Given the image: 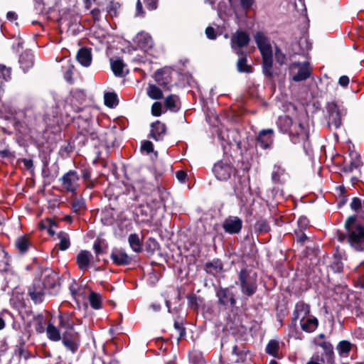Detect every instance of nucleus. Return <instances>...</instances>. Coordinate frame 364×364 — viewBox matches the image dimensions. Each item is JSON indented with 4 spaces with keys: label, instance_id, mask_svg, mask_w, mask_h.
Wrapping results in <instances>:
<instances>
[{
    "label": "nucleus",
    "instance_id": "obj_1",
    "mask_svg": "<svg viewBox=\"0 0 364 364\" xmlns=\"http://www.w3.org/2000/svg\"><path fill=\"white\" fill-rule=\"evenodd\" d=\"M277 124L282 133L289 134L293 144L302 143L303 149L306 153L310 150L309 130L301 122H294L289 116L284 115L279 117Z\"/></svg>",
    "mask_w": 364,
    "mask_h": 364
},
{
    "label": "nucleus",
    "instance_id": "obj_2",
    "mask_svg": "<svg viewBox=\"0 0 364 364\" xmlns=\"http://www.w3.org/2000/svg\"><path fill=\"white\" fill-rule=\"evenodd\" d=\"M345 228L346 233L337 232V240L349 244L356 251H364V226L357 223V217H348L345 222Z\"/></svg>",
    "mask_w": 364,
    "mask_h": 364
},
{
    "label": "nucleus",
    "instance_id": "obj_3",
    "mask_svg": "<svg viewBox=\"0 0 364 364\" xmlns=\"http://www.w3.org/2000/svg\"><path fill=\"white\" fill-rule=\"evenodd\" d=\"M255 43L262 57V72L268 77L272 76V48L269 39L262 33L255 35Z\"/></svg>",
    "mask_w": 364,
    "mask_h": 364
},
{
    "label": "nucleus",
    "instance_id": "obj_4",
    "mask_svg": "<svg viewBox=\"0 0 364 364\" xmlns=\"http://www.w3.org/2000/svg\"><path fill=\"white\" fill-rule=\"evenodd\" d=\"M239 285L242 293L247 296H252L257 289V274L246 269H241L239 274Z\"/></svg>",
    "mask_w": 364,
    "mask_h": 364
},
{
    "label": "nucleus",
    "instance_id": "obj_5",
    "mask_svg": "<svg viewBox=\"0 0 364 364\" xmlns=\"http://www.w3.org/2000/svg\"><path fill=\"white\" fill-rule=\"evenodd\" d=\"M328 112V125L332 129H338L341 127V118L346 115V110L341 108L336 102H328L326 105Z\"/></svg>",
    "mask_w": 364,
    "mask_h": 364
},
{
    "label": "nucleus",
    "instance_id": "obj_6",
    "mask_svg": "<svg viewBox=\"0 0 364 364\" xmlns=\"http://www.w3.org/2000/svg\"><path fill=\"white\" fill-rule=\"evenodd\" d=\"M289 75L295 82L306 80L311 75L309 63L308 62L292 63L289 65Z\"/></svg>",
    "mask_w": 364,
    "mask_h": 364
},
{
    "label": "nucleus",
    "instance_id": "obj_7",
    "mask_svg": "<svg viewBox=\"0 0 364 364\" xmlns=\"http://www.w3.org/2000/svg\"><path fill=\"white\" fill-rule=\"evenodd\" d=\"M62 188L68 192L75 193L79 187L80 176L75 171L70 170L60 178Z\"/></svg>",
    "mask_w": 364,
    "mask_h": 364
},
{
    "label": "nucleus",
    "instance_id": "obj_8",
    "mask_svg": "<svg viewBox=\"0 0 364 364\" xmlns=\"http://www.w3.org/2000/svg\"><path fill=\"white\" fill-rule=\"evenodd\" d=\"M249 35L242 31H237L231 37V48L240 56L242 51L240 48L248 45L250 42Z\"/></svg>",
    "mask_w": 364,
    "mask_h": 364
},
{
    "label": "nucleus",
    "instance_id": "obj_9",
    "mask_svg": "<svg viewBox=\"0 0 364 364\" xmlns=\"http://www.w3.org/2000/svg\"><path fill=\"white\" fill-rule=\"evenodd\" d=\"M213 171L218 180L227 181L235 172V169L229 163L221 161L214 165Z\"/></svg>",
    "mask_w": 364,
    "mask_h": 364
},
{
    "label": "nucleus",
    "instance_id": "obj_10",
    "mask_svg": "<svg viewBox=\"0 0 364 364\" xmlns=\"http://www.w3.org/2000/svg\"><path fill=\"white\" fill-rule=\"evenodd\" d=\"M242 226V220L237 216H229L223 223L225 232L232 235L239 233Z\"/></svg>",
    "mask_w": 364,
    "mask_h": 364
},
{
    "label": "nucleus",
    "instance_id": "obj_11",
    "mask_svg": "<svg viewBox=\"0 0 364 364\" xmlns=\"http://www.w3.org/2000/svg\"><path fill=\"white\" fill-rule=\"evenodd\" d=\"M273 141L274 130L272 129H262L257 136V144L264 149L270 148Z\"/></svg>",
    "mask_w": 364,
    "mask_h": 364
},
{
    "label": "nucleus",
    "instance_id": "obj_12",
    "mask_svg": "<svg viewBox=\"0 0 364 364\" xmlns=\"http://www.w3.org/2000/svg\"><path fill=\"white\" fill-rule=\"evenodd\" d=\"M63 345L72 353H75L78 348V335L75 331H64L62 336Z\"/></svg>",
    "mask_w": 364,
    "mask_h": 364
},
{
    "label": "nucleus",
    "instance_id": "obj_13",
    "mask_svg": "<svg viewBox=\"0 0 364 364\" xmlns=\"http://www.w3.org/2000/svg\"><path fill=\"white\" fill-rule=\"evenodd\" d=\"M216 296L220 304L225 306H233L236 303L234 294L228 288L218 289Z\"/></svg>",
    "mask_w": 364,
    "mask_h": 364
},
{
    "label": "nucleus",
    "instance_id": "obj_14",
    "mask_svg": "<svg viewBox=\"0 0 364 364\" xmlns=\"http://www.w3.org/2000/svg\"><path fill=\"white\" fill-rule=\"evenodd\" d=\"M28 294L35 304H39L43 301L44 289L41 280H37L33 283L28 290Z\"/></svg>",
    "mask_w": 364,
    "mask_h": 364
},
{
    "label": "nucleus",
    "instance_id": "obj_15",
    "mask_svg": "<svg viewBox=\"0 0 364 364\" xmlns=\"http://www.w3.org/2000/svg\"><path fill=\"white\" fill-rule=\"evenodd\" d=\"M113 262L117 265H127L131 262L132 258L122 249L114 248L110 255Z\"/></svg>",
    "mask_w": 364,
    "mask_h": 364
},
{
    "label": "nucleus",
    "instance_id": "obj_16",
    "mask_svg": "<svg viewBox=\"0 0 364 364\" xmlns=\"http://www.w3.org/2000/svg\"><path fill=\"white\" fill-rule=\"evenodd\" d=\"M349 156V164H346L342 168V171L346 173H349L353 172L355 169H358L362 165L359 154L355 151H351L350 152Z\"/></svg>",
    "mask_w": 364,
    "mask_h": 364
},
{
    "label": "nucleus",
    "instance_id": "obj_17",
    "mask_svg": "<svg viewBox=\"0 0 364 364\" xmlns=\"http://www.w3.org/2000/svg\"><path fill=\"white\" fill-rule=\"evenodd\" d=\"M136 46L143 50H147L152 47L153 41L151 36L145 32L139 33L134 38Z\"/></svg>",
    "mask_w": 364,
    "mask_h": 364
},
{
    "label": "nucleus",
    "instance_id": "obj_18",
    "mask_svg": "<svg viewBox=\"0 0 364 364\" xmlns=\"http://www.w3.org/2000/svg\"><path fill=\"white\" fill-rule=\"evenodd\" d=\"M151 136L156 141H160L164 139L166 134V125L160 121H156L151 125Z\"/></svg>",
    "mask_w": 364,
    "mask_h": 364
},
{
    "label": "nucleus",
    "instance_id": "obj_19",
    "mask_svg": "<svg viewBox=\"0 0 364 364\" xmlns=\"http://www.w3.org/2000/svg\"><path fill=\"white\" fill-rule=\"evenodd\" d=\"M92 258V255L90 252L81 250L76 257V262L79 268L82 271L87 270L89 268Z\"/></svg>",
    "mask_w": 364,
    "mask_h": 364
},
{
    "label": "nucleus",
    "instance_id": "obj_20",
    "mask_svg": "<svg viewBox=\"0 0 364 364\" xmlns=\"http://www.w3.org/2000/svg\"><path fill=\"white\" fill-rule=\"evenodd\" d=\"M318 319L314 316H306L300 319L301 329L307 333L314 332L318 327Z\"/></svg>",
    "mask_w": 364,
    "mask_h": 364
},
{
    "label": "nucleus",
    "instance_id": "obj_21",
    "mask_svg": "<svg viewBox=\"0 0 364 364\" xmlns=\"http://www.w3.org/2000/svg\"><path fill=\"white\" fill-rule=\"evenodd\" d=\"M310 313V307L308 304H304L302 301L298 302L296 306L293 314V321H296L297 319H301L302 318L308 316Z\"/></svg>",
    "mask_w": 364,
    "mask_h": 364
},
{
    "label": "nucleus",
    "instance_id": "obj_22",
    "mask_svg": "<svg viewBox=\"0 0 364 364\" xmlns=\"http://www.w3.org/2000/svg\"><path fill=\"white\" fill-rule=\"evenodd\" d=\"M78 63L84 67H89L92 63V53L90 49L80 48L76 55Z\"/></svg>",
    "mask_w": 364,
    "mask_h": 364
},
{
    "label": "nucleus",
    "instance_id": "obj_23",
    "mask_svg": "<svg viewBox=\"0 0 364 364\" xmlns=\"http://www.w3.org/2000/svg\"><path fill=\"white\" fill-rule=\"evenodd\" d=\"M19 63L24 72L33 65V55L31 51H26L19 58Z\"/></svg>",
    "mask_w": 364,
    "mask_h": 364
},
{
    "label": "nucleus",
    "instance_id": "obj_24",
    "mask_svg": "<svg viewBox=\"0 0 364 364\" xmlns=\"http://www.w3.org/2000/svg\"><path fill=\"white\" fill-rule=\"evenodd\" d=\"M41 282L44 289L47 288L55 289L58 285L57 274L54 272L49 270Z\"/></svg>",
    "mask_w": 364,
    "mask_h": 364
},
{
    "label": "nucleus",
    "instance_id": "obj_25",
    "mask_svg": "<svg viewBox=\"0 0 364 364\" xmlns=\"http://www.w3.org/2000/svg\"><path fill=\"white\" fill-rule=\"evenodd\" d=\"M353 346V344L350 341L343 340L338 343L336 346V350L341 356L348 357Z\"/></svg>",
    "mask_w": 364,
    "mask_h": 364
},
{
    "label": "nucleus",
    "instance_id": "obj_26",
    "mask_svg": "<svg viewBox=\"0 0 364 364\" xmlns=\"http://www.w3.org/2000/svg\"><path fill=\"white\" fill-rule=\"evenodd\" d=\"M48 338L53 341H58L62 338L59 329L51 323H48L46 328Z\"/></svg>",
    "mask_w": 364,
    "mask_h": 364
},
{
    "label": "nucleus",
    "instance_id": "obj_27",
    "mask_svg": "<svg viewBox=\"0 0 364 364\" xmlns=\"http://www.w3.org/2000/svg\"><path fill=\"white\" fill-rule=\"evenodd\" d=\"M165 105L168 109L174 112H177L180 108L178 98L174 95H171L166 98Z\"/></svg>",
    "mask_w": 364,
    "mask_h": 364
},
{
    "label": "nucleus",
    "instance_id": "obj_28",
    "mask_svg": "<svg viewBox=\"0 0 364 364\" xmlns=\"http://www.w3.org/2000/svg\"><path fill=\"white\" fill-rule=\"evenodd\" d=\"M110 65L112 72L116 76L122 77L124 75L125 65L120 59L110 60Z\"/></svg>",
    "mask_w": 364,
    "mask_h": 364
},
{
    "label": "nucleus",
    "instance_id": "obj_29",
    "mask_svg": "<svg viewBox=\"0 0 364 364\" xmlns=\"http://www.w3.org/2000/svg\"><path fill=\"white\" fill-rule=\"evenodd\" d=\"M128 242L133 251L135 252H140L141 251V243L138 235L135 233L129 235Z\"/></svg>",
    "mask_w": 364,
    "mask_h": 364
},
{
    "label": "nucleus",
    "instance_id": "obj_30",
    "mask_svg": "<svg viewBox=\"0 0 364 364\" xmlns=\"http://www.w3.org/2000/svg\"><path fill=\"white\" fill-rule=\"evenodd\" d=\"M222 269L223 265L219 260L213 261L205 264V270L209 274H216L220 272Z\"/></svg>",
    "mask_w": 364,
    "mask_h": 364
},
{
    "label": "nucleus",
    "instance_id": "obj_31",
    "mask_svg": "<svg viewBox=\"0 0 364 364\" xmlns=\"http://www.w3.org/2000/svg\"><path fill=\"white\" fill-rule=\"evenodd\" d=\"M241 56L239 58L237 63V69L240 73H252V68L247 63V58L245 56H243V54L240 55Z\"/></svg>",
    "mask_w": 364,
    "mask_h": 364
},
{
    "label": "nucleus",
    "instance_id": "obj_32",
    "mask_svg": "<svg viewBox=\"0 0 364 364\" xmlns=\"http://www.w3.org/2000/svg\"><path fill=\"white\" fill-rule=\"evenodd\" d=\"M29 246L30 242L26 237H20L16 240V247L21 253L26 252Z\"/></svg>",
    "mask_w": 364,
    "mask_h": 364
},
{
    "label": "nucleus",
    "instance_id": "obj_33",
    "mask_svg": "<svg viewBox=\"0 0 364 364\" xmlns=\"http://www.w3.org/2000/svg\"><path fill=\"white\" fill-rule=\"evenodd\" d=\"M285 170L279 166H274L272 173V181L275 183H282V176H284Z\"/></svg>",
    "mask_w": 364,
    "mask_h": 364
},
{
    "label": "nucleus",
    "instance_id": "obj_34",
    "mask_svg": "<svg viewBox=\"0 0 364 364\" xmlns=\"http://www.w3.org/2000/svg\"><path fill=\"white\" fill-rule=\"evenodd\" d=\"M58 237L60 240L59 246L60 250H65L70 247V237L68 233L65 232H60L58 235Z\"/></svg>",
    "mask_w": 364,
    "mask_h": 364
},
{
    "label": "nucleus",
    "instance_id": "obj_35",
    "mask_svg": "<svg viewBox=\"0 0 364 364\" xmlns=\"http://www.w3.org/2000/svg\"><path fill=\"white\" fill-rule=\"evenodd\" d=\"M146 92L149 97L154 100H159L163 97L162 92L160 88L154 85H150L148 87Z\"/></svg>",
    "mask_w": 364,
    "mask_h": 364
},
{
    "label": "nucleus",
    "instance_id": "obj_36",
    "mask_svg": "<svg viewBox=\"0 0 364 364\" xmlns=\"http://www.w3.org/2000/svg\"><path fill=\"white\" fill-rule=\"evenodd\" d=\"M105 104L109 107H114L117 105V96L114 92H106L104 95Z\"/></svg>",
    "mask_w": 364,
    "mask_h": 364
},
{
    "label": "nucleus",
    "instance_id": "obj_37",
    "mask_svg": "<svg viewBox=\"0 0 364 364\" xmlns=\"http://www.w3.org/2000/svg\"><path fill=\"white\" fill-rule=\"evenodd\" d=\"M59 326L65 328V331H74L73 328V323L70 321L68 316H65L63 315H59Z\"/></svg>",
    "mask_w": 364,
    "mask_h": 364
},
{
    "label": "nucleus",
    "instance_id": "obj_38",
    "mask_svg": "<svg viewBox=\"0 0 364 364\" xmlns=\"http://www.w3.org/2000/svg\"><path fill=\"white\" fill-rule=\"evenodd\" d=\"M89 301L90 306L95 309H99L101 308V296L100 294L92 291L89 296Z\"/></svg>",
    "mask_w": 364,
    "mask_h": 364
},
{
    "label": "nucleus",
    "instance_id": "obj_39",
    "mask_svg": "<svg viewBox=\"0 0 364 364\" xmlns=\"http://www.w3.org/2000/svg\"><path fill=\"white\" fill-rule=\"evenodd\" d=\"M318 346L322 348L325 354L328 358L329 362H332V357L333 355V348L331 343L328 341H323L318 344Z\"/></svg>",
    "mask_w": 364,
    "mask_h": 364
},
{
    "label": "nucleus",
    "instance_id": "obj_40",
    "mask_svg": "<svg viewBox=\"0 0 364 364\" xmlns=\"http://www.w3.org/2000/svg\"><path fill=\"white\" fill-rule=\"evenodd\" d=\"M174 328L178 333V336L177 338V341L179 342L182 338H183L186 334V328L183 326V323L182 321L175 320L173 324Z\"/></svg>",
    "mask_w": 364,
    "mask_h": 364
},
{
    "label": "nucleus",
    "instance_id": "obj_41",
    "mask_svg": "<svg viewBox=\"0 0 364 364\" xmlns=\"http://www.w3.org/2000/svg\"><path fill=\"white\" fill-rule=\"evenodd\" d=\"M85 208V203L82 198H75L72 204L73 210L77 214H80Z\"/></svg>",
    "mask_w": 364,
    "mask_h": 364
},
{
    "label": "nucleus",
    "instance_id": "obj_42",
    "mask_svg": "<svg viewBox=\"0 0 364 364\" xmlns=\"http://www.w3.org/2000/svg\"><path fill=\"white\" fill-rule=\"evenodd\" d=\"M255 229L259 232H267L270 230V228L265 220H259L255 223Z\"/></svg>",
    "mask_w": 364,
    "mask_h": 364
},
{
    "label": "nucleus",
    "instance_id": "obj_43",
    "mask_svg": "<svg viewBox=\"0 0 364 364\" xmlns=\"http://www.w3.org/2000/svg\"><path fill=\"white\" fill-rule=\"evenodd\" d=\"M278 350L279 343L274 340L270 341L266 347L267 353L274 356L277 353Z\"/></svg>",
    "mask_w": 364,
    "mask_h": 364
},
{
    "label": "nucleus",
    "instance_id": "obj_44",
    "mask_svg": "<svg viewBox=\"0 0 364 364\" xmlns=\"http://www.w3.org/2000/svg\"><path fill=\"white\" fill-rule=\"evenodd\" d=\"M56 226L55 223L51 219H48L45 222H43L41 225V228L47 229L48 233L50 235H53L55 234L54 228Z\"/></svg>",
    "mask_w": 364,
    "mask_h": 364
},
{
    "label": "nucleus",
    "instance_id": "obj_45",
    "mask_svg": "<svg viewBox=\"0 0 364 364\" xmlns=\"http://www.w3.org/2000/svg\"><path fill=\"white\" fill-rule=\"evenodd\" d=\"M120 4L118 2L110 1L107 7V11L112 16H116Z\"/></svg>",
    "mask_w": 364,
    "mask_h": 364
},
{
    "label": "nucleus",
    "instance_id": "obj_46",
    "mask_svg": "<svg viewBox=\"0 0 364 364\" xmlns=\"http://www.w3.org/2000/svg\"><path fill=\"white\" fill-rule=\"evenodd\" d=\"M11 68L0 64V78L5 80L10 79Z\"/></svg>",
    "mask_w": 364,
    "mask_h": 364
},
{
    "label": "nucleus",
    "instance_id": "obj_47",
    "mask_svg": "<svg viewBox=\"0 0 364 364\" xmlns=\"http://www.w3.org/2000/svg\"><path fill=\"white\" fill-rule=\"evenodd\" d=\"M274 56H275V59L278 63H279L280 65H282L284 63V61L286 59V55L277 47L275 48Z\"/></svg>",
    "mask_w": 364,
    "mask_h": 364
},
{
    "label": "nucleus",
    "instance_id": "obj_48",
    "mask_svg": "<svg viewBox=\"0 0 364 364\" xmlns=\"http://www.w3.org/2000/svg\"><path fill=\"white\" fill-rule=\"evenodd\" d=\"M151 114L156 117L161 114V104L160 102H156L152 105Z\"/></svg>",
    "mask_w": 364,
    "mask_h": 364
},
{
    "label": "nucleus",
    "instance_id": "obj_49",
    "mask_svg": "<svg viewBox=\"0 0 364 364\" xmlns=\"http://www.w3.org/2000/svg\"><path fill=\"white\" fill-rule=\"evenodd\" d=\"M255 2V0H240L241 7L245 11L250 10Z\"/></svg>",
    "mask_w": 364,
    "mask_h": 364
},
{
    "label": "nucleus",
    "instance_id": "obj_50",
    "mask_svg": "<svg viewBox=\"0 0 364 364\" xmlns=\"http://www.w3.org/2000/svg\"><path fill=\"white\" fill-rule=\"evenodd\" d=\"M141 149L143 151H146L147 154L152 152L154 149L152 142L150 141H145L142 144Z\"/></svg>",
    "mask_w": 364,
    "mask_h": 364
},
{
    "label": "nucleus",
    "instance_id": "obj_51",
    "mask_svg": "<svg viewBox=\"0 0 364 364\" xmlns=\"http://www.w3.org/2000/svg\"><path fill=\"white\" fill-rule=\"evenodd\" d=\"M350 208L357 211L361 208V200L358 198H353L350 203Z\"/></svg>",
    "mask_w": 364,
    "mask_h": 364
},
{
    "label": "nucleus",
    "instance_id": "obj_52",
    "mask_svg": "<svg viewBox=\"0 0 364 364\" xmlns=\"http://www.w3.org/2000/svg\"><path fill=\"white\" fill-rule=\"evenodd\" d=\"M188 305L193 308V309H196L197 308V296L194 294L193 295H191L188 297Z\"/></svg>",
    "mask_w": 364,
    "mask_h": 364
},
{
    "label": "nucleus",
    "instance_id": "obj_53",
    "mask_svg": "<svg viewBox=\"0 0 364 364\" xmlns=\"http://www.w3.org/2000/svg\"><path fill=\"white\" fill-rule=\"evenodd\" d=\"M144 1L151 10L156 9L157 7V0H144Z\"/></svg>",
    "mask_w": 364,
    "mask_h": 364
},
{
    "label": "nucleus",
    "instance_id": "obj_54",
    "mask_svg": "<svg viewBox=\"0 0 364 364\" xmlns=\"http://www.w3.org/2000/svg\"><path fill=\"white\" fill-rule=\"evenodd\" d=\"M205 34L207 37L210 39H215L216 38V36L215 34V30L212 27H208L205 29Z\"/></svg>",
    "mask_w": 364,
    "mask_h": 364
},
{
    "label": "nucleus",
    "instance_id": "obj_55",
    "mask_svg": "<svg viewBox=\"0 0 364 364\" xmlns=\"http://www.w3.org/2000/svg\"><path fill=\"white\" fill-rule=\"evenodd\" d=\"M338 83L342 87H346L349 83V78L346 75L341 76L338 80Z\"/></svg>",
    "mask_w": 364,
    "mask_h": 364
},
{
    "label": "nucleus",
    "instance_id": "obj_56",
    "mask_svg": "<svg viewBox=\"0 0 364 364\" xmlns=\"http://www.w3.org/2000/svg\"><path fill=\"white\" fill-rule=\"evenodd\" d=\"M136 16H142L143 15L144 11H143L142 4H141L140 0H138L136 1Z\"/></svg>",
    "mask_w": 364,
    "mask_h": 364
},
{
    "label": "nucleus",
    "instance_id": "obj_57",
    "mask_svg": "<svg viewBox=\"0 0 364 364\" xmlns=\"http://www.w3.org/2000/svg\"><path fill=\"white\" fill-rule=\"evenodd\" d=\"M186 172H184L183 171H178L176 172V178L179 181L183 182L186 179Z\"/></svg>",
    "mask_w": 364,
    "mask_h": 364
},
{
    "label": "nucleus",
    "instance_id": "obj_58",
    "mask_svg": "<svg viewBox=\"0 0 364 364\" xmlns=\"http://www.w3.org/2000/svg\"><path fill=\"white\" fill-rule=\"evenodd\" d=\"M93 249L97 255L101 254L102 248L99 242H95L93 245Z\"/></svg>",
    "mask_w": 364,
    "mask_h": 364
},
{
    "label": "nucleus",
    "instance_id": "obj_59",
    "mask_svg": "<svg viewBox=\"0 0 364 364\" xmlns=\"http://www.w3.org/2000/svg\"><path fill=\"white\" fill-rule=\"evenodd\" d=\"M308 239L307 236L304 233H301L297 236V242L303 244Z\"/></svg>",
    "mask_w": 364,
    "mask_h": 364
},
{
    "label": "nucleus",
    "instance_id": "obj_60",
    "mask_svg": "<svg viewBox=\"0 0 364 364\" xmlns=\"http://www.w3.org/2000/svg\"><path fill=\"white\" fill-rule=\"evenodd\" d=\"M91 14L95 19H99L100 10L99 9H94L91 11Z\"/></svg>",
    "mask_w": 364,
    "mask_h": 364
},
{
    "label": "nucleus",
    "instance_id": "obj_61",
    "mask_svg": "<svg viewBox=\"0 0 364 364\" xmlns=\"http://www.w3.org/2000/svg\"><path fill=\"white\" fill-rule=\"evenodd\" d=\"M6 18L9 20V21H13V20H16V18H17V15L16 14L15 12H13V11H9L6 14Z\"/></svg>",
    "mask_w": 364,
    "mask_h": 364
},
{
    "label": "nucleus",
    "instance_id": "obj_62",
    "mask_svg": "<svg viewBox=\"0 0 364 364\" xmlns=\"http://www.w3.org/2000/svg\"><path fill=\"white\" fill-rule=\"evenodd\" d=\"M23 162L24 166H25L27 168H31L33 166V161H32V160H31V159H24L23 160Z\"/></svg>",
    "mask_w": 364,
    "mask_h": 364
},
{
    "label": "nucleus",
    "instance_id": "obj_63",
    "mask_svg": "<svg viewBox=\"0 0 364 364\" xmlns=\"http://www.w3.org/2000/svg\"><path fill=\"white\" fill-rule=\"evenodd\" d=\"M240 328H241L242 329H240V328H239L237 325H235V326H234V325H230V329L235 330V331H237V332H243V331H244V330H245L244 326H242V325H240Z\"/></svg>",
    "mask_w": 364,
    "mask_h": 364
},
{
    "label": "nucleus",
    "instance_id": "obj_64",
    "mask_svg": "<svg viewBox=\"0 0 364 364\" xmlns=\"http://www.w3.org/2000/svg\"><path fill=\"white\" fill-rule=\"evenodd\" d=\"M36 330L37 332H38L40 333L44 332L45 328H44V326H43V325L42 324L41 322H39L38 323V325L36 326Z\"/></svg>",
    "mask_w": 364,
    "mask_h": 364
}]
</instances>
